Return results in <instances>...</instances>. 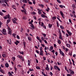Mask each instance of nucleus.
Wrapping results in <instances>:
<instances>
[{
    "mask_svg": "<svg viewBox=\"0 0 76 76\" xmlns=\"http://www.w3.org/2000/svg\"><path fill=\"white\" fill-rule=\"evenodd\" d=\"M60 13L63 18L64 19V14L63 13V12H62L61 11H60Z\"/></svg>",
    "mask_w": 76,
    "mask_h": 76,
    "instance_id": "nucleus-1",
    "label": "nucleus"
},
{
    "mask_svg": "<svg viewBox=\"0 0 76 76\" xmlns=\"http://www.w3.org/2000/svg\"><path fill=\"white\" fill-rule=\"evenodd\" d=\"M59 52L60 54H61V55L63 56H64V54L63 53V52L61 51V49H59Z\"/></svg>",
    "mask_w": 76,
    "mask_h": 76,
    "instance_id": "nucleus-2",
    "label": "nucleus"
},
{
    "mask_svg": "<svg viewBox=\"0 0 76 76\" xmlns=\"http://www.w3.org/2000/svg\"><path fill=\"white\" fill-rule=\"evenodd\" d=\"M2 31L3 32V34L4 35H7V34L6 33V30H5L4 29H3L2 30Z\"/></svg>",
    "mask_w": 76,
    "mask_h": 76,
    "instance_id": "nucleus-3",
    "label": "nucleus"
},
{
    "mask_svg": "<svg viewBox=\"0 0 76 76\" xmlns=\"http://www.w3.org/2000/svg\"><path fill=\"white\" fill-rule=\"evenodd\" d=\"M39 53V55L40 56H44V52H43V51H40Z\"/></svg>",
    "mask_w": 76,
    "mask_h": 76,
    "instance_id": "nucleus-4",
    "label": "nucleus"
},
{
    "mask_svg": "<svg viewBox=\"0 0 76 76\" xmlns=\"http://www.w3.org/2000/svg\"><path fill=\"white\" fill-rule=\"evenodd\" d=\"M66 31L67 32L68 34H69V37H70V36L72 35V33L69 31L68 30H66Z\"/></svg>",
    "mask_w": 76,
    "mask_h": 76,
    "instance_id": "nucleus-5",
    "label": "nucleus"
},
{
    "mask_svg": "<svg viewBox=\"0 0 76 76\" xmlns=\"http://www.w3.org/2000/svg\"><path fill=\"white\" fill-rule=\"evenodd\" d=\"M38 13L39 15H41V14H42V13L41 12V10H39V9H38Z\"/></svg>",
    "mask_w": 76,
    "mask_h": 76,
    "instance_id": "nucleus-6",
    "label": "nucleus"
},
{
    "mask_svg": "<svg viewBox=\"0 0 76 76\" xmlns=\"http://www.w3.org/2000/svg\"><path fill=\"white\" fill-rule=\"evenodd\" d=\"M28 66H31V61L29 60H28Z\"/></svg>",
    "mask_w": 76,
    "mask_h": 76,
    "instance_id": "nucleus-7",
    "label": "nucleus"
},
{
    "mask_svg": "<svg viewBox=\"0 0 76 76\" xmlns=\"http://www.w3.org/2000/svg\"><path fill=\"white\" fill-rule=\"evenodd\" d=\"M23 44L24 46V48H25V47H26V42H23Z\"/></svg>",
    "mask_w": 76,
    "mask_h": 76,
    "instance_id": "nucleus-8",
    "label": "nucleus"
},
{
    "mask_svg": "<svg viewBox=\"0 0 76 76\" xmlns=\"http://www.w3.org/2000/svg\"><path fill=\"white\" fill-rule=\"evenodd\" d=\"M30 26H31V28H32V29H35V27H34V25H33V24H32L31 25H30Z\"/></svg>",
    "mask_w": 76,
    "mask_h": 76,
    "instance_id": "nucleus-9",
    "label": "nucleus"
},
{
    "mask_svg": "<svg viewBox=\"0 0 76 76\" xmlns=\"http://www.w3.org/2000/svg\"><path fill=\"white\" fill-rule=\"evenodd\" d=\"M5 67H7V68H8L9 67V64H8V63H6L5 64Z\"/></svg>",
    "mask_w": 76,
    "mask_h": 76,
    "instance_id": "nucleus-10",
    "label": "nucleus"
},
{
    "mask_svg": "<svg viewBox=\"0 0 76 76\" xmlns=\"http://www.w3.org/2000/svg\"><path fill=\"white\" fill-rule=\"evenodd\" d=\"M66 47H67L70 48V44H67V43H66Z\"/></svg>",
    "mask_w": 76,
    "mask_h": 76,
    "instance_id": "nucleus-11",
    "label": "nucleus"
},
{
    "mask_svg": "<svg viewBox=\"0 0 76 76\" xmlns=\"http://www.w3.org/2000/svg\"><path fill=\"white\" fill-rule=\"evenodd\" d=\"M12 20L14 23H17V22L14 19H12Z\"/></svg>",
    "mask_w": 76,
    "mask_h": 76,
    "instance_id": "nucleus-12",
    "label": "nucleus"
},
{
    "mask_svg": "<svg viewBox=\"0 0 76 76\" xmlns=\"http://www.w3.org/2000/svg\"><path fill=\"white\" fill-rule=\"evenodd\" d=\"M0 72L1 73H4V72L2 69H0Z\"/></svg>",
    "mask_w": 76,
    "mask_h": 76,
    "instance_id": "nucleus-13",
    "label": "nucleus"
},
{
    "mask_svg": "<svg viewBox=\"0 0 76 76\" xmlns=\"http://www.w3.org/2000/svg\"><path fill=\"white\" fill-rule=\"evenodd\" d=\"M10 22V19H8L7 20V24H8L9 22Z\"/></svg>",
    "mask_w": 76,
    "mask_h": 76,
    "instance_id": "nucleus-14",
    "label": "nucleus"
},
{
    "mask_svg": "<svg viewBox=\"0 0 76 76\" xmlns=\"http://www.w3.org/2000/svg\"><path fill=\"white\" fill-rule=\"evenodd\" d=\"M52 19L53 20H56V16H53L52 17Z\"/></svg>",
    "mask_w": 76,
    "mask_h": 76,
    "instance_id": "nucleus-15",
    "label": "nucleus"
},
{
    "mask_svg": "<svg viewBox=\"0 0 76 76\" xmlns=\"http://www.w3.org/2000/svg\"><path fill=\"white\" fill-rule=\"evenodd\" d=\"M52 25H53L51 24H49V28H51L52 27Z\"/></svg>",
    "mask_w": 76,
    "mask_h": 76,
    "instance_id": "nucleus-16",
    "label": "nucleus"
},
{
    "mask_svg": "<svg viewBox=\"0 0 76 76\" xmlns=\"http://www.w3.org/2000/svg\"><path fill=\"white\" fill-rule=\"evenodd\" d=\"M15 5H13L12 6V8H13L14 9H15V10H16V9L15 7Z\"/></svg>",
    "mask_w": 76,
    "mask_h": 76,
    "instance_id": "nucleus-17",
    "label": "nucleus"
},
{
    "mask_svg": "<svg viewBox=\"0 0 76 76\" xmlns=\"http://www.w3.org/2000/svg\"><path fill=\"white\" fill-rule=\"evenodd\" d=\"M58 44H61V41H60V39H58Z\"/></svg>",
    "mask_w": 76,
    "mask_h": 76,
    "instance_id": "nucleus-18",
    "label": "nucleus"
},
{
    "mask_svg": "<svg viewBox=\"0 0 76 76\" xmlns=\"http://www.w3.org/2000/svg\"><path fill=\"white\" fill-rule=\"evenodd\" d=\"M23 1L25 3H27V1L26 0H23Z\"/></svg>",
    "mask_w": 76,
    "mask_h": 76,
    "instance_id": "nucleus-19",
    "label": "nucleus"
},
{
    "mask_svg": "<svg viewBox=\"0 0 76 76\" xmlns=\"http://www.w3.org/2000/svg\"><path fill=\"white\" fill-rule=\"evenodd\" d=\"M72 7H73V9L74 8H76V5L75 4H72Z\"/></svg>",
    "mask_w": 76,
    "mask_h": 76,
    "instance_id": "nucleus-20",
    "label": "nucleus"
},
{
    "mask_svg": "<svg viewBox=\"0 0 76 76\" xmlns=\"http://www.w3.org/2000/svg\"><path fill=\"white\" fill-rule=\"evenodd\" d=\"M28 39L29 41H31L32 38H31L30 37H28Z\"/></svg>",
    "mask_w": 76,
    "mask_h": 76,
    "instance_id": "nucleus-21",
    "label": "nucleus"
},
{
    "mask_svg": "<svg viewBox=\"0 0 76 76\" xmlns=\"http://www.w3.org/2000/svg\"><path fill=\"white\" fill-rule=\"evenodd\" d=\"M36 68L37 69H38V70H40V69H41L40 67H39V66H36Z\"/></svg>",
    "mask_w": 76,
    "mask_h": 76,
    "instance_id": "nucleus-22",
    "label": "nucleus"
},
{
    "mask_svg": "<svg viewBox=\"0 0 76 76\" xmlns=\"http://www.w3.org/2000/svg\"><path fill=\"white\" fill-rule=\"evenodd\" d=\"M8 34H10V35H11V34H12V31H11V30H10L9 31Z\"/></svg>",
    "mask_w": 76,
    "mask_h": 76,
    "instance_id": "nucleus-23",
    "label": "nucleus"
},
{
    "mask_svg": "<svg viewBox=\"0 0 76 76\" xmlns=\"http://www.w3.org/2000/svg\"><path fill=\"white\" fill-rule=\"evenodd\" d=\"M8 74H9V75L10 76H13V75L12 74H11V73H10V72H9Z\"/></svg>",
    "mask_w": 76,
    "mask_h": 76,
    "instance_id": "nucleus-24",
    "label": "nucleus"
},
{
    "mask_svg": "<svg viewBox=\"0 0 76 76\" xmlns=\"http://www.w3.org/2000/svg\"><path fill=\"white\" fill-rule=\"evenodd\" d=\"M42 73L43 76H46V75H45V74L44 73V72H42Z\"/></svg>",
    "mask_w": 76,
    "mask_h": 76,
    "instance_id": "nucleus-25",
    "label": "nucleus"
},
{
    "mask_svg": "<svg viewBox=\"0 0 76 76\" xmlns=\"http://www.w3.org/2000/svg\"><path fill=\"white\" fill-rule=\"evenodd\" d=\"M2 57L4 58V57H6V54H2Z\"/></svg>",
    "mask_w": 76,
    "mask_h": 76,
    "instance_id": "nucleus-26",
    "label": "nucleus"
},
{
    "mask_svg": "<svg viewBox=\"0 0 76 76\" xmlns=\"http://www.w3.org/2000/svg\"><path fill=\"white\" fill-rule=\"evenodd\" d=\"M49 10H50V8H49L48 7L47 9H46V11L48 12H49Z\"/></svg>",
    "mask_w": 76,
    "mask_h": 76,
    "instance_id": "nucleus-27",
    "label": "nucleus"
},
{
    "mask_svg": "<svg viewBox=\"0 0 76 76\" xmlns=\"http://www.w3.org/2000/svg\"><path fill=\"white\" fill-rule=\"evenodd\" d=\"M59 39H60L61 40H63V38L62 36H59Z\"/></svg>",
    "mask_w": 76,
    "mask_h": 76,
    "instance_id": "nucleus-28",
    "label": "nucleus"
},
{
    "mask_svg": "<svg viewBox=\"0 0 76 76\" xmlns=\"http://www.w3.org/2000/svg\"><path fill=\"white\" fill-rule=\"evenodd\" d=\"M57 18L58 19V20H59V21H60V22H62V21L61 20H60V18H58V17H57Z\"/></svg>",
    "mask_w": 76,
    "mask_h": 76,
    "instance_id": "nucleus-29",
    "label": "nucleus"
},
{
    "mask_svg": "<svg viewBox=\"0 0 76 76\" xmlns=\"http://www.w3.org/2000/svg\"><path fill=\"white\" fill-rule=\"evenodd\" d=\"M41 16L42 17V18H45V15H44V14H42L41 15Z\"/></svg>",
    "mask_w": 76,
    "mask_h": 76,
    "instance_id": "nucleus-30",
    "label": "nucleus"
},
{
    "mask_svg": "<svg viewBox=\"0 0 76 76\" xmlns=\"http://www.w3.org/2000/svg\"><path fill=\"white\" fill-rule=\"evenodd\" d=\"M7 18L8 19H10V15L8 14L7 15Z\"/></svg>",
    "mask_w": 76,
    "mask_h": 76,
    "instance_id": "nucleus-31",
    "label": "nucleus"
},
{
    "mask_svg": "<svg viewBox=\"0 0 76 76\" xmlns=\"http://www.w3.org/2000/svg\"><path fill=\"white\" fill-rule=\"evenodd\" d=\"M12 35L14 37V38H15V37H16L15 36L16 35V34H12Z\"/></svg>",
    "mask_w": 76,
    "mask_h": 76,
    "instance_id": "nucleus-32",
    "label": "nucleus"
},
{
    "mask_svg": "<svg viewBox=\"0 0 76 76\" xmlns=\"http://www.w3.org/2000/svg\"><path fill=\"white\" fill-rule=\"evenodd\" d=\"M60 28H61L62 29H64V27H63V26H60Z\"/></svg>",
    "mask_w": 76,
    "mask_h": 76,
    "instance_id": "nucleus-33",
    "label": "nucleus"
},
{
    "mask_svg": "<svg viewBox=\"0 0 76 76\" xmlns=\"http://www.w3.org/2000/svg\"><path fill=\"white\" fill-rule=\"evenodd\" d=\"M56 24L57 25V27H59V24H58V22L57 21Z\"/></svg>",
    "mask_w": 76,
    "mask_h": 76,
    "instance_id": "nucleus-34",
    "label": "nucleus"
},
{
    "mask_svg": "<svg viewBox=\"0 0 76 76\" xmlns=\"http://www.w3.org/2000/svg\"><path fill=\"white\" fill-rule=\"evenodd\" d=\"M40 51H43V50H42V46H41L40 47Z\"/></svg>",
    "mask_w": 76,
    "mask_h": 76,
    "instance_id": "nucleus-35",
    "label": "nucleus"
},
{
    "mask_svg": "<svg viewBox=\"0 0 76 76\" xmlns=\"http://www.w3.org/2000/svg\"><path fill=\"white\" fill-rule=\"evenodd\" d=\"M32 1H33V4H35V0H32Z\"/></svg>",
    "mask_w": 76,
    "mask_h": 76,
    "instance_id": "nucleus-36",
    "label": "nucleus"
},
{
    "mask_svg": "<svg viewBox=\"0 0 76 76\" xmlns=\"http://www.w3.org/2000/svg\"><path fill=\"white\" fill-rule=\"evenodd\" d=\"M12 60L13 61H15V57H12Z\"/></svg>",
    "mask_w": 76,
    "mask_h": 76,
    "instance_id": "nucleus-37",
    "label": "nucleus"
},
{
    "mask_svg": "<svg viewBox=\"0 0 76 76\" xmlns=\"http://www.w3.org/2000/svg\"><path fill=\"white\" fill-rule=\"evenodd\" d=\"M59 7H61V8H63V5H59Z\"/></svg>",
    "mask_w": 76,
    "mask_h": 76,
    "instance_id": "nucleus-38",
    "label": "nucleus"
},
{
    "mask_svg": "<svg viewBox=\"0 0 76 76\" xmlns=\"http://www.w3.org/2000/svg\"><path fill=\"white\" fill-rule=\"evenodd\" d=\"M45 69H46L47 70H50V68L46 67L45 68Z\"/></svg>",
    "mask_w": 76,
    "mask_h": 76,
    "instance_id": "nucleus-39",
    "label": "nucleus"
},
{
    "mask_svg": "<svg viewBox=\"0 0 76 76\" xmlns=\"http://www.w3.org/2000/svg\"><path fill=\"white\" fill-rule=\"evenodd\" d=\"M44 26V23L42 22L41 23V26L42 27Z\"/></svg>",
    "mask_w": 76,
    "mask_h": 76,
    "instance_id": "nucleus-40",
    "label": "nucleus"
},
{
    "mask_svg": "<svg viewBox=\"0 0 76 76\" xmlns=\"http://www.w3.org/2000/svg\"><path fill=\"white\" fill-rule=\"evenodd\" d=\"M36 52L37 53V54H39V51L38 50H36Z\"/></svg>",
    "mask_w": 76,
    "mask_h": 76,
    "instance_id": "nucleus-41",
    "label": "nucleus"
},
{
    "mask_svg": "<svg viewBox=\"0 0 76 76\" xmlns=\"http://www.w3.org/2000/svg\"><path fill=\"white\" fill-rule=\"evenodd\" d=\"M50 48V50H53V47L52 46H51Z\"/></svg>",
    "mask_w": 76,
    "mask_h": 76,
    "instance_id": "nucleus-42",
    "label": "nucleus"
},
{
    "mask_svg": "<svg viewBox=\"0 0 76 76\" xmlns=\"http://www.w3.org/2000/svg\"><path fill=\"white\" fill-rule=\"evenodd\" d=\"M66 50H65V51L66 52H67V51H69V49H67V48H66L65 49Z\"/></svg>",
    "mask_w": 76,
    "mask_h": 76,
    "instance_id": "nucleus-43",
    "label": "nucleus"
},
{
    "mask_svg": "<svg viewBox=\"0 0 76 76\" xmlns=\"http://www.w3.org/2000/svg\"><path fill=\"white\" fill-rule=\"evenodd\" d=\"M56 69H57L58 70V71H60V69L59 68V67H57Z\"/></svg>",
    "mask_w": 76,
    "mask_h": 76,
    "instance_id": "nucleus-44",
    "label": "nucleus"
},
{
    "mask_svg": "<svg viewBox=\"0 0 76 76\" xmlns=\"http://www.w3.org/2000/svg\"><path fill=\"white\" fill-rule=\"evenodd\" d=\"M57 64L59 66L60 65H61V63H59V62H57Z\"/></svg>",
    "mask_w": 76,
    "mask_h": 76,
    "instance_id": "nucleus-45",
    "label": "nucleus"
},
{
    "mask_svg": "<svg viewBox=\"0 0 76 76\" xmlns=\"http://www.w3.org/2000/svg\"><path fill=\"white\" fill-rule=\"evenodd\" d=\"M58 66H56V65H55L54 66V67L55 68V70H56V68H57V67H58Z\"/></svg>",
    "mask_w": 76,
    "mask_h": 76,
    "instance_id": "nucleus-46",
    "label": "nucleus"
},
{
    "mask_svg": "<svg viewBox=\"0 0 76 76\" xmlns=\"http://www.w3.org/2000/svg\"><path fill=\"white\" fill-rule=\"evenodd\" d=\"M50 75H51V76H53V73H52V72H50Z\"/></svg>",
    "mask_w": 76,
    "mask_h": 76,
    "instance_id": "nucleus-47",
    "label": "nucleus"
},
{
    "mask_svg": "<svg viewBox=\"0 0 76 76\" xmlns=\"http://www.w3.org/2000/svg\"><path fill=\"white\" fill-rule=\"evenodd\" d=\"M57 1L59 3H61V1L59 0H57Z\"/></svg>",
    "mask_w": 76,
    "mask_h": 76,
    "instance_id": "nucleus-48",
    "label": "nucleus"
},
{
    "mask_svg": "<svg viewBox=\"0 0 76 76\" xmlns=\"http://www.w3.org/2000/svg\"><path fill=\"white\" fill-rule=\"evenodd\" d=\"M14 69L15 70L16 72L17 70V68H16V66L14 67Z\"/></svg>",
    "mask_w": 76,
    "mask_h": 76,
    "instance_id": "nucleus-49",
    "label": "nucleus"
},
{
    "mask_svg": "<svg viewBox=\"0 0 76 76\" xmlns=\"http://www.w3.org/2000/svg\"><path fill=\"white\" fill-rule=\"evenodd\" d=\"M39 42H40L41 43H42V40H41V39H39Z\"/></svg>",
    "mask_w": 76,
    "mask_h": 76,
    "instance_id": "nucleus-50",
    "label": "nucleus"
},
{
    "mask_svg": "<svg viewBox=\"0 0 76 76\" xmlns=\"http://www.w3.org/2000/svg\"><path fill=\"white\" fill-rule=\"evenodd\" d=\"M71 74H74V72L73 71H72L71 72H70Z\"/></svg>",
    "mask_w": 76,
    "mask_h": 76,
    "instance_id": "nucleus-51",
    "label": "nucleus"
},
{
    "mask_svg": "<svg viewBox=\"0 0 76 76\" xmlns=\"http://www.w3.org/2000/svg\"><path fill=\"white\" fill-rule=\"evenodd\" d=\"M44 42H45V44H48V43H47V41L46 40H44Z\"/></svg>",
    "mask_w": 76,
    "mask_h": 76,
    "instance_id": "nucleus-52",
    "label": "nucleus"
},
{
    "mask_svg": "<svg viewBox=\"0 0 76 76\" xmlns=\"http://www.w3.org/2000/svg\"><path fill=\"white\" fill-rule=\"evenodd\" d=\"M59 37H61V36H62V35L61 34V33H59Z\"/></svg>",
    "mask_w": 76,
    "mask_h": 76,
    "instance_id": "nucleus-53",
    "label": "nucleus"
},
{
    "mask_svg": "<svg viewBox=\"0 0 76 76\" xmlns=\"http://www.w3.org/2000/svg\"><path fill=\"white\" fill-rule=\"evenodd\" d=\"M45 1L46 2V3H48V2H49L48 0H45Z\"/></svg>",
    "mask_w": 76,
    "mask_h": 76,
    "instance_id": "nucleus-54",
    "label": "nucleus"
},
{
    "mask_svg": "<svg viewBox=\"0 0 76 76\" xmlns=\"http://www.w3.org/2000/svg\"><path fill=\"white\" fill-rule=\"evenodd\" d=\"M37 39H38V40H39V37L38 36H37Z\"/></svg>",
    "mask_w": 76,
    "mask_h": 76,
    "instance_id": "nucleus-55",
    "label": "nucleus"
},
{
    "mask_svg": "<svg viewBox=\"0 0 76 76\" xmlns=\"http://www.w3.org/2000/svg\"><path fill=\"white\" fill-rule=\"evenodd\" d=\"M17 38L18 39H20V37H19V36L18 35L17 36Z\"/></svg>",
    "mask_w": 76,
    "mask_h": 76,
    "instance_id": "nucleus-56",
    "label": "nucleus"
},
{
    "mask_svg": "<svg viewBox=\"0 0 76 76\" xmlns=\"http://www.w3.org/2000/svg\"><path fill=\"white\" fill-rule=\"evenodd\" d=\"M28 4H32V3L31 2H28Z\"/></svg>",
    "mask_w": 76,
    "mask_h": 76,
    "instance_id": "nucleus-57",
    "label": "nucleus"
},
{
    "mask_svg": "<svg viewBox=\"0 0 76 76\" xmlns=\"http://www.w3.org/2000/svg\"><path fill=\"white\" fill-rule=\"evenodd\" d=\"M0 15L1 16H2V15H3V14L1 12H0Z\"/></svg>",
    "mask_w": 76,
    "mask_h": 76,
    "instance_id": "nucleus-58",
    "label": "nucleus"
},
{
    "mask_svg": "<svg viewBox=\"0 0 76 76\" xmlns=\"http://www.w3.org/2000/svg\"><path fill=\"white\" fill-rule=\"evenodd\" d=\"M41 39L42 40V41H44V39L43 37H41Z\"/></svg>",
    "mask_w": 76,
    "mask_h": 76,
    "instance_id": "nucleus-59",
    "label": "nucleus"
},
{
    "mask_svg": "<svg viewBox=\"0 0 76 76\" xmlns=\"http://www.w3.org/2000/svg\"><path fill=\"white\" fill-rule=\"evenodd\" d=\"M69 54L70 56H72V52H71V53H69Z\"/></svg>",
    "mask_w": 76,
    "mask_h": 76,
    "instance_id": "nucleus-60",
    "label": "nucleus"
},
{
    "mask_svg": "<svg viewBox=\"0 0 76 76\" xmlns=\"http://www.w3.org/2000/svg\"><path fill=\"white\" fill-rule=\"evenodd\" d=\"M43 35L44 36V37H46V34H44Z\"/></svg>",
    "mask_w": 76,
    "mask_h": 76,
    "instance_id": "nucleus-61",
    "label": "nucleus"
},
{
    "mask_svg": "<svg viewBox=\"0 0 76 76\" xmlns=\"http://www.w3.org/2000/svg\"><path fill=\"white\" fill-rule=\"evenodd\" d=\"M41 6L42 7V8H43V7H44V5L41 4Z\"/></svg>",
    "mask_w": 76,
    "mask_h": 76,
    "instance_id": "nucleus-62",
    "label": "nucleus"
},
{
    "mask_svg": "<svg viewBox=\"0 0 76 76\" xmlns=\"http://www.w3.org/2000/svg\"><path fill=\"white\" fill-rule=\"evenodd\" d=\"M41 45L42 46V47H45V45L43 44H42Z\"/></svg>",
    "mask_w": 76,
    "mask_h": 76,
    "instance_id": "nucleus-63",
    "label": "nucleus"
},
{
    "mask_svg": "<svg viewBox=\"0 0 76 76\" xmlns=\"http://www.w3.org/2000/svg\"><path fill=\"white\" fill-rule=\"evenodd\" d=\"M23 19H26V17L25 16H24L23 18Z\"/></svg>",
    "mask_w": 76,
    "mask_h": 76,
    "instance_id": "nucleus-64",
    "label": "nucleus"
}]
</instances>
